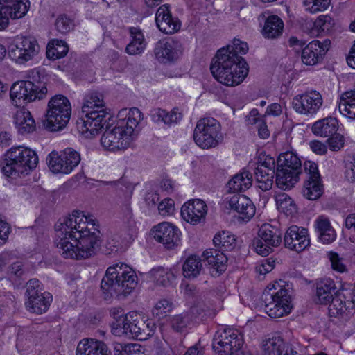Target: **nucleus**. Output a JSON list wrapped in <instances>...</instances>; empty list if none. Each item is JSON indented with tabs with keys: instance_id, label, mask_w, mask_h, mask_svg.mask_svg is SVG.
Here are the masks:
<instances>
[{
	"instance_id": "obj_1",
	"label": "nucleus",
	"mask_w": 355,
	"mask_h": 355,
	"mask_svg": "<svg viewBox=\"0 0 355 355\" xmlns=\"http://www.w3.org/2000/svg\"><path fill=\"white\" fill-rule=\"evenodd\" d=\"M55 243L66 259H85L95 254L101 244V232L96 220L83 211H73L55 225Z\"/></svg>"
},
{
	"instance_id": "obj_2",
	"label": "nucleus",
	"mask_w": 355,
	"mask_h": 355,
	"mask_svg": "<svg viewBox=\"0 0 355 355\" xmlns=\"http://www.w3.org/2000/svg\"><path fill=\"white\" fill-rule=\"evenodd\" d=\"M248 51V44L239 39H234L226 48L219 49L210 67L214 77L227 86L241 84L249 69L246 61L239 54H245Z\"/></svg>"
},
{
	"instance_id": "obj_3",
	"label": "nucleus",
	"mask_w": 355,
	"mask_h": 355,
	"mask_svg": "<svg viewBox=\"0 0 355 355\" xmlns=\"http://www.w3.org/2000/svg\"><path fill=\"white\" fill-rule=\"evenodd\" d=\"M142 119V114L137 107L121 110L116 125L113 128H107L103 132L101 139L102 146L110 151L127 148Z\"/></svg>"
},
{
	"instance_id": "obj_4",
	"label": "nucleus",
	"mask_w": 355,
	"mask_h": 355,
	"mask_svg": "<svg viewBox=\"0 0 355 355\" xmlns=\"http://www.w3.org/2000/svg\"><path fill=\"white\" fill-rule=\"evenodd\" d=\"M105 103L102 94L92 92L88 94L82 106L84 116L77 121L78 131L87 138H92L98 134L111 115L104 108Z\"/></svg>"
},
{
	"instance_id": "obj_5",
	"label": "nucleus",
	"mask_w": 355,
	"mask_h": 355,
	"mask_svg": "<svg viewBox=\"0 0 355 355\" xmlns=\"http://www.w3.org/2000/svg\"><path fill=\"white\" fill-rule=\"evenodd\" d=\"M137 285V276L128 265L118 263L110 266L103 277L101 288L103 297L110 299L113 296H126Z\"/></svg>"
},
{
	"instance_id": "obj_6",
	"label": "nucleus",
	"mask_w": 355,
	"mask_h": 355,
	"mask_svg": "<svg viewBox=\"0 0 355 355\" xmlns=\"http://www.w3.org/2000/svg\"><path fill=\"white\" fill-rule=\"evenodd\" d=\"M38 163L36 153L23 146H13L4 155L2 172L8 177L28 174Z\"/></svg>"
},
{
	"instance_id": "obj_7",
	"label": "nucleus",
	"mask_w": 355,
	"mask_h": 355,
	"mask_svg": "<svg viewBox=\"0 0 355 355\" xmlns=\"http://www.w3.org/2000/svg\"><path fill=\"white\" fill-rule=\"evenodd\" d=\"M277 166V186L282 190L292 188L298 182L302 169L297 155L291 151L280 154Z\"/></svg>"
},
{
	"instance_id": "obj_8",
	"label": "nucleus",
	"mask_w": 355,
	"mask_h": 355,
	"mask_svg": "<svg viewBox=\"0 0 355 355\" xmlns=\"http://www.w3.org/2000/svg\"><path fill=\"white\" fill-rule=\"evenodd\" d=\"M265 312L272 318L288 314L291 311V297L289 291L283 288L278 282L270 284L262 296Z\"/></svg>"
},
{
	"instance_id": "obj_9",
	"label": "nucleus",
	"mask_w": 355,
	"mask_h": 355,
	"mask_svg": "<svg viewBox=\"0 0 355 355\" xmlns=\"http://www.w3.org/2000/svg\"><path fill=\"white\" fill-rule=\"evenodd\" d=\"M71 115V105L69 100L63 95H55L48 103L44 125L50 131L60 130L69 123Z\"/></svg>"
},
{
	"instance_id": "obj_10",
	"label": "nucleus",
	"mask_w": 355,
	"mask_h": 355,
	"mask_svg": "<svg viewBox=\"0 0 355 355\" xmlns=\"http://www.w3.org/2000/svg\"><path fill=\"white\" fill-rule=\"evenodd\" d=\"M243 336L235 329L218 330L212 340V347L218 355H251L245 351Z\"/></svg>"
},
{
	"instance_id": "obj_11",
	"label": "nucleus",
	"mask_w": 355,
	"mask_h": 355,
	"mask_svg": "<svg viewBox=\"0 0 355 355\" xmlns=\"http://www.w3.org/2000/svg\"><path fill=\"white\" fill-rule=\"evenodd\" d=\"M193 139L196 144L203 149L218 146L223 139L219 122L211 117L200 119L194 130Z\"/></svg>"
},
{
	"instance_id": "obj_12",
	"label": "nucleus",
	"mask_w": 355,
	"mask_h": 355,
	"mask_svg": "<svg viewBox=\"0 0 355 355\" xmlns=\"http://www.w3.org/2000/svg\"><path fill=\"white\" fill-rule=\"evenodd\" d=\"M40 52V46L33 37H16L8 46L9 58L15 63L24 64L33 60Z\"/></svg>"
},
{
	"instance_id": "obj_13",
	"label": "nucleus",
	"mask_w": 355,
	"mask_h": 355,
	"mask_svg": "<svg viewBox=\"0 0 355 355\" xmlns=\"http://www.w3.org/2000/svg\"><path fill=\"white\" fill-rule=\"evenodd\" d=\"M47 92L45 87H40L29 80H21L15 83L11 87L10 96L12 103L20 107L24 103L42 99Z\"/></svg>"
},
{
	"instance_id": "obj_14",
	"label": "nucleus",
	"mask_w": 355,
	"mask_h": 355,
	"mask_svg": "<svg viewBox=\"0 0 355 355\" xmlns=\"http://www.w3.org/2000/svg\"><path fill=\"white\" fill-rule=\"evenodd\" d=\"M26 293L28 300L25 305L29 312L42 314L49 309L52 302V295L49 292H42L38 279H33L27 282Z\"/></svg>"
},
{
	"instance_id": "obj_15",
	"label": "nucleus",
	"mask_w": 355,
	"mask_h": 355,
	"mask_svg": "<svg viewBox=\"0 0 355 355\" xmlns=\"http://www.w3.org/2000/svg\"><path fill=\"white\" fill-rule=\"evenodd\" d=\"M80 155L71 148H67L60 154L51 152L47 157L49 169L54 173H70L80 163Z\"/></svg>"
},
{
	"instance_id": "obj_16",
	"label": "nucleus",
	"mask_w": 355,
	"mask_h": 355,
	"mask_svg": "<svg viewBox=\"0 0 355 355\" xmlns=\"http://www.w3.org/2000/svg\"><path fill=\"white\" fill-rule=\"evenodd\" d=\"M282 243V236L278 229L270 224L265 223L258 232V237L253 241L254 249L260 255L267 256L275 247Z\"/></svg>"
},
{
	"instance_id": "obj_17",
	"label": "nucleus",
	"mask_w": 355,
	"mask_h": 355,
	"mask_svg": "<svg viewBox=\"0 0 355 355\" xmlns=\"http://www.w3.org/2000/svg\"><path fill=\"white\" fill-rule=\"evenodd\" d=\"M306 179L304 182L302 194L310 200L319 198L323 192V185L321 182L320 175L318 165L311 161H306L304 164Z\"/></svg>"
},
{
	"instance_id": "obj_18",
	"label": "nucleus",
	"mask_w": 355,
	"mask_h": 355,
	"mask_svg": "<svg viewBox=\"0 0 355 355\" xmlns=\"http://www.w3.org/2000/svg\"><path fill=\"white\" fill-rule=\"evenodd\" d=\"M126 336L139 340H146L155 334V322L153 320L146 323L139 319L135 312L127 314Z\"/></svg>"
},
{
	"instance_id": "obj_19",
	"label": "nucleus",
	"mask_w": 355,
	"mask_h": 355,
	"mask_svg": "<svg viewBox=\"0 0 355 355\" xmlns=\"http://www.w3.org/2000/svg\"><path fill=\"white\" fill-rule=\"evenodd\" d=\"M28 8V0H0V31L8 26L9 18L23 17Z\"/></svg>"
},
{
	"instance_id": "obj_20",
	"label": "nucleus",
	"mask_w": 355,
	"mask_h": 355,
	"mask_svg": "<svg viewBox=\"0 0 355 355\" xmlns=\"http://www.w3.org/2000/svg\"><path fill=\"white\" fill-rule=\"evenodd\" d=\"M259 159L254 170V175L259 188L266 191L272 188L274 182L275 159L270 156L260 157Z\"/></svg>"
},
{
	"instance_id": "obj_21",
	"label": "nucleus",
	"mask_w": 355,
	"mask_h": 355,
	"mask_svg": "<svg viewBox=\"0 0 355 355\" xmlns=\"http://www.w3.org/2000/svg\"><path fill=\"white\" fill-rule=\"evenodd\" d=\"M284 245L297 252L304 250L310 245L308 230L297 225L289 227L284 234Z\"/></svg>"
},
{
	"instance_id": "obj_22",
	"label": "nucleus",
	"mask_w": 355,
	"mask_h": 355,
	"mask_svg": "<svg viewBox=\"0 0 355 355\" xmlns=\"http://www.w3.org/2000/svg\"><path fill=\"white\" fill-rule=\"evenodd\" d=\"M207 212L206 203L200 199L190 200L185 202L181 208L182 218L192 225L204 222Z\"/></svg>"
},
{
	"instance_id": "obj_23",
	"label": "nucleus",
	"mask_w": 355,
	"mask_h": 355,
	"mask_svg": "<svg viewBox=\"0 0 355 355\" xmlns=\"http://www.w3.org/2000/svg\"><path fill=\"white\" fill-rule=\"evenodd\" d=\"M330 44L329 40H325L322 43L318 40L309 42L302 51V62L306 65L313 66L321 62Z\"/></svg>"
},
{
	"instance_id": "obj_24",
	"label": "nucleus",
	"mask_w": 355,
	"mask_h": 355,
	"mask_svg": "<svg viewBox=\"0 0 355 355\" xmlns=\"http://www.w3.org/2000/svg\"><path fill=\"white\" fill-rule=\"evenodd\" d=\"M229 208L239 214L243 220H250L255 214L256 208L252 201L245 195L236 194L225 199Z\"/></svg>"
},
{
	"instance_id": "obj_25",
	"label": "nucleus",
	"mask_w": 355,
	"mask_h": 355,
	"mask_svg": "<svg viewBox=\"0 0 355 355\" xmlns=\"http://www.w3.org/2000/svg\"><path fill=\"white\" fill-rule=\"evenodd\" d=\"M180 234L179 229L171 223L162 222L157 225V241L162 243L166 249L178 246Z\"/></svg>"
},
{
	"instance_id": "obj_26",
	"label": "nucleus",
	"mask_w": 355,
	"mask_h": 355,
	"mask_svg": "<svg viewBox=\"0 0 355 355\" xmlns=\"http://www.w3.org/2000/svg\"><path fill=\"white\" fill-rule=\"evenodd\" d=\"M157 28L166 34L177 33L181 28V21L172 17L168 4L162 5L157 10Z\"/></svg>"
},
{
	"instance_id": "obj_27",
	"label": "nucleus",
	"mask_w": 355,
	"mask_h": 355,
	"mask_svg": "<svg viewBox=\"0 0 355 355\" xmlns=\"http://www.w3.org/2000/svg\"><path fill=\"white\" fill-rule=\"evenodd\" d=\"M329 313L331 316L345 318L355 309V300H346L343 291H338L330 302Z\"/></svg>"
},
{
	"instance_id": "obj_28",
	"label": "nucleus",
	"mask_w": 355,
	"mask_h": 355,
	"mask_svg": "<svg viewBox=\"0 0 355 355\" xmlns=\"http://www.w3.org/2000/svg\"><path fill=\"white\" fill-rule=\"evenodd\" d=\"M76 355H110L103 342L94 338H83L78 344Z\"/></svg>"
},
{
	"instance_id": "obj_29",
	"label": "nucleus",
	"mask_w": 355,
	"mask_h": 355,
	"mask_svg": "<svg viewBox=\"0 0 355 355\" xmlns=\"http://www.w3.org/2000/svg\"><path fill=\"white\" fill-rule=\"evenodd\" d=\"M220 250L209 249L202 253L203 261L207 263L212 271L211 275L220 274L226 269L227 256Z\"/></svg>"
},
{
	"instance_id": "obj_30",
	"label": "nucleus",
	"mask_w": 355,
	"mask_h": 355,
	"mask_svg": "<svg viewBox=\"0 0 355 355\" xmlns=\"http://www.w3.org/2000/svg\"><path fill=\"white\" fill-rule=\"evenodd\" d=\"M336 286L334 281L331 279H323L317 285L315 302L318 304H327L334 298Z\"/></svg>"
},
{
	"instance_id": "obj_31",
	"label": "nucleus",
	"mask_w": 355,
	"mask_h": 355,
	"mask_svg": "<svg viewBox=\"0 0 355 355\" xmlns=\"http://www.w3.org/2000/svg\"><path fill=\"white\" fill-rule=\"evenodd\" d=\"M252 184V174L243 171L234 175L227 182L228 191L232 193L243 192L248 189Z\"/></svg>"
},
{
	"instance_id": "obj_32",
	"label": "nucleus",
	"mask_w": 355,
	"mask_h": 355,
	"mask_svg": "<svg viewBox=\"0 0 355 355\" xmlns=\"http://www.w3.org/2000/svg\"><path fill=\"white\" fill-rule=\"evenodd\" d=\"M159 51L157 53L159 60L163 63L171 62L178 59L180 50V44L174 40L161 42Z\"/></svg>"
},
{
	"instance_id": "obj_33",
	"label": "nucleus",
	"mask_w": 355,
	"mask_h": 355,
	"mask_svg": "<svg viewBox=\"0 0 355 355\" xmlns=\"http://www.w3.org/2000/svg\"><path fill=\"white\" fill-rule=\"evenodd\" d=\"M284 29L283 21L277 15H270L266 19L262 35L268 39H275L282 35Z\"/></svg>"
},
{
	"instance_id": "obj_34",
	"label": "nucleus",
	"mask_w": 355,
	"mask_h": 355,
	"mask_svg": "<svg viewBox=\"0 0 355 355\" xmlns=\"http://www.w3.org/2000/svg\"><path fill=\"white\" fill-rule=\"evenodd\" d=\"M338 128V120L334 117H327L315 122L312 126V132L318 136L329 137L334 135Z\"/></svg>"
},
{
	"instance_id": "obj_35",
	"label": "nucleus",
	"mask_w": 355,
	"mask_h": 355,
	"mask_svg": "<svg viewBox=\"0 0 355 355\" xmlns=\"http://www.w3.org/2000/svg\"><path fill=\"white\" fill-rule=\"evenodd\" d=\"M14 121L21 133H29L35 130V121L31 112L24 107L16 112L14 116Z\"/></svg>"
},
{
	"instance_id": "obj_36",
	"label": "nucleus",
	"mask_w": 355,
	"mask_h": 355,
	"mask_svg": "<svg viewBox=\"0 0 355 355\" xmlns=\"http://www.w3.org/2000/svg\"><path fill=\"white\" fill-rule=\"evenodd\" d=\"M338 107L344 116L355 119V90L344 92L340 97Z\"/></svg>"
},
{
	"instance_id": "obj_37",
	"label": "nucleus",
	"mask_w": 355,
	"mask_h": 355,
	"mask_svg": "<svg viewBox=\"0 0 355 355\" xmlns=\"http://www.w3.org/2000/svg\"><path fill=\"white\" fill-rule=\"evenodd\" d=\"M129 30L132 39L125 48V52L129 55L140 54L146 48L144 35L137 27H130Z\"/></svg>"
},
{
	"instance_id": "obj_38",
	"label": "nucleus",
	"mask_w": 355,
	"mask_h": 355,
	"mask_svg": "<svg viewBox=\"0 0 355 355\" xmlns=\"http://www.w3.org/2000/svg\"><path fill=\"white\" fill-rule=\"evenodd\" d=\"M182 270L185 277L196 278L203 270L202 260L196 255L189 256L182 266Z\"/></svg>"
},
{
	"instance_id": "obj_39",
	"label": "nucleus",
	"mask_w": 355,
	"mask_h": 355,
	"mask_svg": "<svg viewBox=\"0 0 355 355\" xmlns=\"http://www.w3.org/2000/svg\"><path fill=\"white\" fill-rule=\"evenodd\" d=\"M68 51V45L64 41L52 40L47 44L46 55L47 58L55 60L64 57Z\"/></svg>"
},
{
	"instance_id": "obj_40",
	"label": "nucleus",
	"mask_w": 355,
	"mask_h": 355,
	"mask_svg": "<svg viewBox=\"0 0 355 355\" xmlns=\"http://www.w3.org/2000/svg\"><path fill=\"white\" fill-rule=\"evenodd\" d=\"M287 347L279 337L268 338L263 345V355H284Z\"/></svg>"
},
{
	"instance_id": "obj_41",
	"label": "nucleus",
	"mask_w": 355,
	"mask_h": 355,
	"mask_svg": "<svg viewBox=\"0 0 355 355\" xmlns=\"http://www.w3.org/2000/svg\"><path fill=\"white\" fill-rule=\"evenodd\" d=\"M182 119V114L178 112V110H173L170 112L166 110L158 109L157 111V126L166 125L171 126V125L178 123Z\"/></svg>"
},
{
	"instance_id": "obj_42",
	"label": "nucleus",
	"mask_w": 355,
	"mask_h": 355,
	"mask_svg": "<svg viewBox=\"0 0 355 355\" xmlns=\"http://www.w3.org/2000/svg\"><path fill=\"white\" fill-rule=\"evenodd\" d=\"M276 205L279 211L287 216H293L297 212L294 200L285 193H281L275 197Z\"/></svg>"
},
{
	"instance_id": "obj_43",
	"label": "nucleus",
	"mask_w": 355,
	"mask_h": 355,
	"mask_svg": "<svg viewBox=\"0 0 355 355\" xmlns=\"http://www.w3.org/2000/svg\"><path fill=\"white\" fill-rule=\"evenodd\" d=\"M213 243L220 250L230 251L236 246V238L230 232L223 231L214 236Z\"/></svg>"
},
{
	"instance_id": "obj_44",
	"label": "nucleus",
	"mask_w": 355,
	"mask_h": 355,
	"mask_svg": "<svg viewBox=\"0 0 355 355\" xmlns=\"http://www.w3.org/2000/svg\"><path fill=\"white\" fill-rule=\"evenodd\" d=\"M114 355H145L142 347L138 344H113Z\"/></svg>"
},
{
	"instance_id": "obj_45",
	"label": "nucleus",
	"mask_w": 355,
	"mask_h": 355,
	"mask_svg": "<svg viewBox=\"0 0 355 355\" xmlns=\"http://www.w3.org/2000/svg\"><path fill=\"white\" fill-rule=\"evenodd\" d=\"M304 94L306 98L305 103L309 105V109L313 110V115L316 114L323 103L321 94L315 90L309 91Z\"/></svg>"
},
{
	"instance_id": "obj_46",
	"label": "nucleus",
	"mask_w": 355,
	"mask_h": 355,
	"mask_svg": "<svg viewBox=\"0 0 355 355\" xmlns=\"http://www.w3.org/2000/svg\"><path fill=\"white\" fill-rule=\"evenodd\" d=\"M331 0H302L304 10L311 14L325 10L330 5Z\"/></svg>"
},
{
	"instance_id": "obj_47",
	"label": "nucleus",
	"mask_w": 355,
	"mask_h": 355,
	"mask_svg": "<svg viewBox=\"0 0 355 355\" xmlns=\"http://www.w3.org/2000/svg\"><path fill=\"white\" fill-rule=\"evenodd\" d=\"M175 279V276L171 269L162 267L157 268V285L168 287L173 284Z\"/></svg>"
},
{
	"instance_id": "obj_48",
	"label": "nucleus",
	"mask_w": 355,
	"mask_h": 355,
	"mask_svg": "<svg viewBox=\"0 0 355 355\" xmlns=\"http://www.w3.org/2000/svg\"><path fill=\"white\" fill-rule=\"evenodd\" d=\"M305 101L304 94L297 95L293 98L292 107L296 112L300 114L312 116L313 110L309 109V105Z\"/></svg>"
},
{
	"instance_id": "obj_49",
	"label": "nucleus",
	"mask_w": 355,
	"mask_h": 355,
	"mask_svg": "<svg viewBox=\"0 0 355 355\" xmlns=\"http://www.w3.org/2000/svg\"><path fill=\"white\" fill-rule=\"evenodd\" d=\"M191 320L187 313L175 315L171 320V327L176 331H183Z\"/></svg>"
},
{
	"instance_id": "obj_50",
	"label": "nucleus",
	"mask_w": 355,
	"mask_h": 355,
	"mask_svg": "<svg viewBox=\"0 0 355 355\" xmlns=\"http://www.w3.org/2000/svg\"><path fill=\"white\" fill-rule=\"evenodd\" d=\"M73 21L65 15H60L55 21V28L62 34L69 33L73 28Z\"/></svg>"
},
{
	"instance_id": "obj_51",
	"label": "nucleus",
	"mask_w": 355,
	"mask_h": 355,
	"mask_svg": "<svg viewBox=\"0 0 355 355\" xmlns=\"http://www.w3.org/2000/svg\"><path fill=\"white\" fill-rule=\"evenodd\" d=\"M126 315H120L112 324V332L116 336H126Z\"/></svg>"
},
{
	"instance_id": "obj_52",
	"label": "nucleus",
	"mask_w": 355,
	"mask_h": 355,
	"mask_svg": "<svg viewBox=\"0 0 355 355\" xmlns=\"http://www.w3.org/2000/svg\"><path fill=\"white\" fill-rule=\"evenodd\" d=\"M333 20L329 15H320L314 22H311L317 31H329L333 26Z\"/></svg>"
},
{
	"instance_id": "obj_53",
	"label": "nucleus",
	"mask_w": 355,
	"mask_h": 355,
	"mask_svg": "<svg viewBox=\"0 0 355 355\" xmlns=\"http://www.w3.org/2000/svg\"><path fill=\"white\" fill-rule=\"evenodd\" d=\"M159 214L162 216H172L175 212V202L171 198H165L161 201L158 206Z\"/></svg>"
},
{
	"instance_id": "obj_54",
	"label": "nucleus",
	"mask_w": 355,
	"mask_h": 355,
	"mask_svg": "<svg viewBox=\"0 0 355 355\" xmlns=\"http://www.w3.org/2000/svg\"><path fill=\"white\" fill-rule=\"evenodd\" d=\"M26 269L21 261H16L12 263L9 267V275L10 278L20 279L24 278L26 274Z\"/></svg>"
},
{
	"instance_id": "obj_55",
	"label": "nucleus",
	"mask_w": 355,
	"mask_h": 355,
	"mask_svg": "<svg viewBox=\"0 0 355 355\" xmlns=\"http://www.w3.org/2000/svg\"><path fill=\"white\" fill-rule=\"evenodd\" d=\"M173 307V304L171 300L168 299H162L157 302V316L161 315L164 318L166 313L170 312Z\"/></svg>"
},
{
	"instance_id": "obj_56",
	"label": "nucleus",
	"mask_w": 355,
	"mask_h": 355,
	"mask_svg": "<svg viewBox=\"0 0 355 355\" xmlns=\"http://www.w3.org/2000/svg\"><path fill=\"white\" fill-rule=\"evenodd\" d=\"M329 259L334 270L339 272L347 271L345 265L343 263L342 259L339 257L338 254L331 252L329 255Z\"/></svg>"
},
{
	"instance_id": "obj_57",
	"label": "nucleus",
	"mask_w": 355,
	"mask_h": 355,
	"mask_svg": "<svg viewBox=\"0 0 355 355\" xmlns=\"http://www.w3.org/2000/svg\"><path fill=\"white\" fill-rule=\"evenodd\" d=\"M329 148L332 151H338L344 146V138L340 135H336L327 139Z\"/></svg>"
},
{
	"instance_id": "obj_58",
	"label": "nucleus",
	"mask_w": 355,
	"mask_h": 355,
	"mask_svg": "<svg viewBox=\"0 0 355 355\" xmlns=\"http://www.w3.org/2000/svg\"><path fill=\"white\" fill-rule=\"evenodd\" d=\"M336 237L335 230L331 226L318 234V238L323 243H330L336 239Z\"/></svg>"
},
{
	"instance_id": "obj_59",
	"label": "nucleus",
	"mask_w": 355,
	"mask_h": 355,
	"mask_svg": "<svg viewBox=\"0 0 355 355\" xmlns=\"http://www.w3.org/2000/svg\"><path fill=\"white\" fill-rule=\"evenodd\" d=\"M275 263L274 260L266 259L256 267V271L260 275H266L272 270Z\"/></svg>"
},
{
	"instance_id": "obj_60",
	"label": "nucleus",
	"mask_w": 355,
	"mask_h": 355,
	"mask_svg": "<svg viewBox=\"0 0 355 355\" xmlns=\"http://www.w3.org/2000/svg\"><path fill=\"white\" fill-rule=\"evenodd\" d=\"M309 146L313 153L319 155H325L327 152V147L326 144L318 140L310 141Z\"/></svg>"
},
{
	"instance_id": "obj_61",
	"label": "nucleus",
	"mask_w": 355,
	"mask_h": 355,
	"mask_svg": "<svg viewBox=\"0 0 355 355\" xmlns=\"http://www.w3.org/2000/svg\"><path fill=\"white\" fill-rule=\"evenodd\" d=\"M331 226L329 218L324 216H318L315 221V227L318 234L326 230V229Z\"/></svg>"
},
{
	"instance_id": "obj_62",
	"label": "nucleus",
	"mask_w": 355,
	"mask_h": 355,
	"mask_svg": "<svg viewBox=\"0 0 355 355\" xmlns=\"http://www.w3.org/2000/svg\"><path fill=\"white\" fill-rule=\"evenodd\" d=\"M345 175L348 181L351 182H355V159L354 162L346 164Z\"/></svg>"
},
{
	"instance_id": "obj_63",
	"label": "nucleus",
	"mask_w": 355,
	"mask_h": 355,
	"mask_svg": "<svg viewBox=\"0 0 355 355\" xmlns=\"http://www.w3.org/2000/svg\"><path fill=\"white\" fill-rule=\"evenodd\" d=\"M245 121L248 125H258L262 121V120L260 119L258 110L257 109H253L246 116Z\"/></svg>"
},
{
	"instance_id": "obj_64",
	"label": "nucleus",
	"mask_w": 355,
	"mask_h": 355,
	"mask_svg": "<svg viewBox=\"0 0 355 355\" xmlns=\"http://www.w3.org/2000/svg\"><path fill=\"white\" fill-rule=\"evenodd\" d=\"M12 137L9 132L3 131L0 132V146L6 147L12 144Z\"/></svg>"
}]
</instances>
